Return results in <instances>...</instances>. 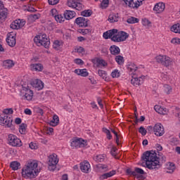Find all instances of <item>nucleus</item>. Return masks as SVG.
Segmentation results:
<instances>
[{
  "instance_id": "nucleus-1",
  "label": "nucleus",
  "mask_w": 180,
  "mask_h": 180,
  "mask_svg": "<svg viewBox=\"0 0 180 180\" xmlns=\"http://www.w3.org/2000/svg\"><path fill=\"white\" fill-rule=\"evenodd\" d=\"M141 160L145 161L146 165L148 169H159L161 168L160 165V158L157 157L155 150H148L143 153Z\"/></svg>"
},
{
  "instance_id": "nucleus-2",
  "label": "nucleus",
  "mask_w": 180,
  "mask_h": 180,
  "mask_svg": "<svg viewBox=\"0 0 180 180\" xmlns=\"http://www.w3.org/2000/svg\"><path fill=\"white\" fill-rule=\"evenodd\" d=\"M103 37H104L105 40L110 39L111 41L115 43H120V41L127 40L129 38V35L125 32H119L117 29H112L104 32Z\"/></svg>"
},
{
  "instance_id": "nucleus-3",
  "label": "nucleus",
  "mask_w": 180,
  "mask_h": 180,
  "mask_svg": "<svg viewBox=\"0 0 180 180\" xmlns=\"http://www.w3.org/2000/svg\"><path fill=\"white\" fill-rule=\"evenodd\" d=\"M39 164L35 160H30L22 169V177L25 179H33L36 178L37 175V172L36 168H37Z\"/></svg>"
},
{
  "instance_id": "nucleus-4",
  "label": "nucleus",
  "mask_w": 180,
  "mask_h": 180,
  "mask_svg": "<svg viewBox=\"0 0 180 180\" xmlns=\"http://www.w3.org/2000/svg\"><path fill=\"white\" fill-rule=\"evenodd\" d=\"M34 41L37 46H44L45 49H49L50 46V39L47 37L46 34L37 35L34 38Z\"/></svg>"
},
{
  "instance_id": "nucleus-5",
  "label": "nucleus",
  "mask_w": 180,
  "mask_h": 180,
  "mask_svg": "<svg viewBox=\"0 0 180 180\" xmlns=\"http://www.w3.org/2000/svg\"><path fill=\"white\" fill-rule=\"evenodd\" d=\"M155 60L159 64H162L166 68L172 65V59L167 56V55H159L155 57Z\"/></svg>"
},
{
  "instance_id": "nucleus-6",
  "label": "nucleus",
  "mask_w": 180,
  "mask_h": 180,
  "mask_svg": "<svg viewBox=\"0 0 180 180\" xmlns=\"http://www.w3.org/2000/svg\"><path fill=\"white\" fill-rule=\"evenodd\" d=\"M13 120L11 117V115H2L0 118L1 126H5L6 127H11V130H15V126L12 124Z\"/></svg>"
},
{
  "instance_id": "nucleus-7",
  "label": "nucleus",
  "mask_w": 180,
  "mask_h": 180,
  "mask_svg": "<svg viewBox=\"0 0 180 180\" xmlns=\"http://www.w3.org/2000/svg\"><path fill=\"white\" fill-rule=\"evenodd\" d=\"M8 141V144L13 147H22V141L15 135L9 134Z\"/></svg>"
},
{
  "instance_id": "nucleus-8",
  "label": "nucleus",
  "mask_w": 180,
  "mask_h": 180,
  "mask_svg": "<svg viewBox=\"0 0 180 180\" xmlns=\"http://www.w3.org/2000/svg\"><path fill=\"white\" fill-rule=\"evenodd\" d=\"M126 5H128L129 8L132 9H139L141 5H143V1L144 0H123Z\"/></svg>"
},
{
  "instance_id": "nucleus-9",
  "label": "nucleus",
  "mask_w": 180,
  "mask_h": 180,
  "mask_svg": "<svg viewBox=\"0 0 180 180\" xmlns=\"http://www.w3.org/2000/svg\"><path fill=\"white\" fill-rule=\"evenodd\" d=\"M57 164H58V160L57 159V157L54 156V155H51L48 162V169L49 171H54V169L56 168Z\"/></svg>"
},
{
  "instance_id": "nucleus-10",
  "label": "nucleus",
  "mask_w": 180,
  "mask_h": 180,
  "mask_svg": "<svg viewBox=\"0 0 180 180\" xmlns=\"http://www.w3.org/2000/svg\"><path fill=\"white\" fill-rule=\"evenodd\" d=\"M68 6L69 8H74L76 11H82L84 9V4L75 1V0H68L67 2Z\"/></svg>"
},
{
  "instance_id": "nucleus-11",
  "label": "nucleus",
  "mask_w": 180,
  "mask_h": 180,
  "mask_svg": "<svg viewBox=\"0 0 180 180\" xmlns=\"http://www.w3.org/2000/svg\"><path fill=\"white\" fill-rule=\"evenodd\" d=\"M71 147H75L79 148H82L83 147L86 146V141H84L82 139H73L70 144Z\"/></svg>"
},
{
  "instance_id": "nucleus-12",
  "label": "nucleus",
  "mask_w": 180,
  "mask_h": 180,
  "mask_svg": "<svg viewBox=\"0 0 180 180\" xmlns=\"http://www.w3.org/2000/svg\"><path fill=\"white\" fill-rule=\"evenodd\" d=\"M126 173L127 175H130V176H137V174L139 175H144L146 174L144 170L140 167H135L134 171H131V169H127Z\"/></svg>"
},
{
  "instance_id": "nucleus-13",
  "label": "nucleus",
  "mask_w": 180,
  "mask_h": 180,
  "mask_svg": "<svg viewBox=\"0 0 180 180\" xmlns=\"http://www.w3.org/2000/svg\"><path fill=\"white\" fill-rule=\"evenodd\" d=\"M153 131L155 136H158L159 137H161V136H164V134L165 133V131H164V126H162V124L160 123L155 124L153 127Z\"/></svg>"
},
{
  "instance_id": "nucleus-14",
  "label": "nucleus",
  "mask_w": 180,
  "mask_h": 180,
  "mask_svg": "<svg viewBox=\"0 0 180 180\" xmlns=\"http://www.w3.org/2000/svg\"><path fill=\"white\" fill-rule=\"evenodd\" d=\"M31 85L33 88H35L37 91H41L43 88H44V83L39 79H36L31 82Z\"/></svg>"
},
{
  "instance_id": "nucleus-15",
  "label": "nucleus",
  "mask_w": 180,
  "mask_h": 180,
  "mask_svg": "<svg viewBox=\"0 0 180 180\" xmlns=\"http://www.w3.org/2000/svg\"><path fill=\"white\" fill-rule=\"evenodd\" d=\"M89 20L84 17H78L75 20V23L79 27H87Z\"/></svg>"
},
{
  "instance_id": "nucleus-16",
  "label": "nucleus",
  "mask_w": 180,
  "mask_h": 180,
  "mask_svg": "<svg viewBox=\"0 0 180 180\" xmlns=\"http://www.w3.org/2000/svg\"><path fill=\"white\" fill-rule=\"evenodd\" d=\"M80 169L82 172H84V174H89V172L91 171V165L89 164V162L86 160L83 162H81Z\"/></svg>"
},
{
  "instance_id": "nucleus-17",
  "label": "nucleus",
  "mask_w": 180,
  "mask_h": 180,
  "mask_svg": "<svg viewBox=\"0 0 180 180\" xmlns=\"http://www.w3.org/2000/svg\"><path fill=\"white\" fill-rule=\"evenodd\" d=\"M22 89H23V91H25V98L27 101H32V99H33V91H32L29 88V86H22Z\"/></svg>"
},
{
  "instance_id": "nucleus-18",
  "label": "nucleus",
  "mask_w": 180,
  "mask_h": 180,
  "mask_svg": "<svg viewBox=\"0 0 180 180\" xmlns=\"http://www.w3.org/2000/svg\"><path fill=\"white\" fill-rule=\"evenodd\" d=\"M144 78H146L145 76H141L139 78L133 77V79H131V84L134 85V86H140V85L144 82Z\"/></svg>"
},
{
  "instance_id": "nucleus-19",
  "label": "nucleus",
  "mask_w": 180,
  "mask_h": 180,
  "mask_svg": "<svg viewBox=\"0 0 180 180\" xmlns=\"http://www.w3.org/2000/svg\"><path fill=\"white\" fill-rule=\"evenodd\" d=\"M63 16H65V20H71V19L77 16V13L74 11L66 10L63 13Z\"/></svg>"
},
{
  "instance_id": "nucleus-20",
  "label": "nucleus",
  "mask_w": 180,
  "mask_h": 180,
  "mask_svg": "<svg viewBox=\"0 0 180 180\" xmlns=\"http://www.w3.org/2000/svg\"><path fill=\"white\" fill-rule=\"evenodd\" d=\"M8 18V8L4 7L0 8V23H4Z\"/></svg>"
},
{
  "instance_id": "nucleus-21",
  "label": "nucleus",
  "mask_w": 180,
  "mask_h": 180,
  "mask_svg": "<svg viewBox=\"0 0 180 180\" xmlns=\"http://www.w3.org/2000/svg\"><path fill=\"white\" fill-rule=\"evenodd\" d=\"M6 43L10 46V47H15V46H16V37L10 34L6 38Z\"/></svg>"
},
{
  "instance_id": "nucleus-22",
  "label": "nucleus",
  "mask_w": 180,
  "mask_h": 180,
  "mask_svg": "<svg viewBox=\"0 0 180 180\" xmlns=\"http://www.w3.org/2000/svg\"><path fill=\"white\" fill-rule=\"evenodd\" d=\"M165 9V4L164 3H158L155 5L153 11L157 12V13H161L164 12Z\"/></svg>"
},
{
  "instance_id": "nucleus-23",
  "label": "nucleus",
  "mask_w": 180,
  "mask_h": 180,
  "mask_svg": "<svg viewBox=\"0 0 180 180\" xmlns=\"http://www.w3.org/2000/svg\"><path fill=\"white\" fill-rule=\"evenodd\" d=\"M110 51L112 56H119L120 54V48L116 45H112L110 47Z\"/></svg>"
},
{
  "instance_id": "nucleus-24",
  "label": "nucleus",
  "mask_w": 180,
  "mask_h": 180,
  "mask_svg": "<svg viewBox=\"0 0 180 180\" xmlns=\"http://www.w3.org/2000/svg\"><path fill=\"white\" fill-rule=\"evenodd\" d=\"M75 74L80 75V77H88L89 73L86 71V69H75Z\"/></svg>"
},
{
  "instance_id": "nucleus-25",
  "label": "nucleus",
  "mask_w": 180,
  "mask_h": 180,
  "mask_svg": "<svg viewBox=\"0 0 180 180\" xmlns=\"http://www.w3.org/2000/svg\"><path fill=\"white\" fill-rule=\"evenodd\" d=\"M113 175H116V170H112L109 172L105 173L100 176V179H108V178H112Z\"/></svg>"
},
{
  "instance_id": "nucleus-26",
  "label": "nucleus",
  "mask_w": 180,
  "mask_h": 180,
  "mask_svg": "<svg viewBox=\"0 0 180 180\" xmlns=\"http://www.w3.org/2000/svg\"><path fill=\"white\" fill-rule=\"evenodd\" d=\"M108 20L110 23L119 22V13H111L108 16Z\"/></svg>"
},
{
  "instance_id": "nucleus-27",
  "label": "nucleus",
  "mask_w": 180,
  "mask_h": 180,
  "mask_svg": "<svg viewBox=\"0 0 180 180\" xmlns=\"http://www.w3.org/2000/svg\"><path fill=\"white\" fill-rule=\"evenodd\" d=\"M58 123H60V118L58 117V115H54L53 116L52 120L50 121L49 124L53 127H56V126H57Z\"/></svg>"
},
{
  "instance_id": "nucleus-28",
  "label": "nucleus",
  "mask_w": 180,
  "mask_h": 180,
  "mask_svg": "<svg viewBox=\"0 0 180 180\" xmlns=\"http://www.w3.org/2000/svg\"><path fill=\"white\" fill-rule=\"evenodd\" d=\"M31 68L35 71H41L44 69V67L41 63H34L31 65Z\"/></svg>"
},
{
  "instance_id": "nucleus-29",
  "label": "nucleus",
  "mask_w": 180,
  "mask_h": 180,
  "mask_svg": "<svg viewBox=\"0 0 180 180\" xmlns=\"http://www.w3.org/2000/svg\"><path fill=\"white\" fill-rule=\"evenodd\" d=\"M13 65H15V63H13V60H7L4 62V68H6L7 70L12 68V67H13Z\"/></svg>"
},
{
  "instance_id": "nucleus-30",
  "label": "nucleus",
  "mask_w": 180,
  "mask_h": 180,
  "mask_svg": "<svg viewBox=\"0 0 180 180\" xmlns=\"http://www.w3.org/2000/svg\"><path fill=\"white\" fill-rule=\"evenodd\" d=\"M10 167L12 168L13 171H18L19 168H20V163L19 162H11L10 164Z\"/></svg>"
},
{
  "instance_id": "nucleus-31",
  "label": "nucleus",
  "mask_w": 180,
  "mask_h": 180,
  "mask_svg": "<svg viewBox=\"0 0 180 180\" xmlns=\"http://www.w3.org/2000/svg\"><path fill=\"white\" fill-rule=\"evenodd\" d=\"M54 19L58 23H63V22L65 21V17L63 16L61 14H57V15H55Z\"/></svg>"
},
{
  "instance_id": "nucleus-32",
  "label": "nucleus",
  "mask_w": 180,
  "mask_h": 180,
  "mask_svg": "<svg viewBox=\"0 0 180 180\" xmlns=\"http://www.w3.org/2000/svg\"><path fill=\"white\" fill-rule=\"evenodd\" d=\"M115 61L118 65H123V64H124V58L120 55H118L115 57Z\"/></svg>"
},
{
  "instance_id": "nucleus-33",
  "label": "nucleus",
  "mask_w": 180,
  "mask_h": 180,
  "mask_svg": "<svg viewBox=\"0 0 180 180\" xmlns=\"http://www.w3.org/2000/svg\"><path fill=\"white\" fill-rule=\"evenodd\" d=\"M175 164L172 163V162H169L167 165V169H169V171H167V174H172V172H174V171H175Z\"/></svg>"
},
{
  "instance_id": "nucleus-34",
  "label": "nucleus",
  "mask_w": 180,
  "mask_h": 180,
  "mask_svg": "<svg viewBox=\"0 0 180 180\" xmlns=\"http://www.w3.org/2000/svg\"><path fill=\"white\" fill-rule=\"evenodd\" d=\"M63 44H64V42H63V41L56 40L53 42V49H55V50H58L60 49V47H61V46H63Z\"/></svg>"
},
{
  "instance_id": "nucleus-35",
  "label": "nucleus",
  "mask_w": 180,
  "mask_h": 180,
  "mask_svg": "<svg viewBox=\"0 0 180 180\" xmlns=\"http://www.w3.org/2000/svg\"><path fill=\"white\" fill-rule=\"evenodd\" d=\"M11 29H13L14 30H18V29H20L19 27V21L18 20H14L11 22L10 25Z\"/></svg>"
},
{
  "instance_id": "nucleus-36",
  "label": "nucleus",
  "mask_w": 180,
  "mask_h": 180,
  "mask_svg": "<svg viewBox=\"0 0 180 180\" xmlns=\"http://www.w3.org/2000/svg\"><path fill=\"white\" fill-rule=\"evenodd\" d=\"M127 23H129L130 25H133L134 23H139L140 22V20L135 17H130L127 20Z\"/></svg>"
},
{
  "instance_id": "nucleus-37",
  "label": "nucleus",
  "mask_w": 180,
  "mask_h": 180,
  "mask_svg": "<svg viewBox=\"0 0 180 180\" xmlns=\"http://www.w3.org/2000/svg\"><path fill=\"white\" fill-rule=\"evenodd\" d=\"M98 75L99 77H101L103 79H105L106 81V78H108V73H106V71L98 70Z\"/></svg>"
},
{
  "instance_id": "nucleus-38",
  "label": "nucleus",
  "mask_w": 180,
  "mask_h": 180,
  "mask_svg": "<svg viewBox=\"0 0 180 180\" xmlns=\"http://www.w3.org/2000/svg\"><path fill=\"white\" fill-rule=\"evenodd\" d=\"M171 31L174 32V33H179L180 34V23L174 25L171 27Z\"/></svg>"
},
{
  "instance_id": "nucleus-39",
  "label": "nucleus",
  "mask_w": 180,
  "mask_h": 180,
  "mask_svg": "<svg viewBox=\"0 0 180 180\" xmlns=\"http://www.w3.org/2000/svg\"><path fill=\"white\" fill-rule=\"evenodd\" d=\"M81 15L84 16V18H89V16L92 15V11L91 10H84L81 12Z\"/></svg>"
},
{
  "instance_id": "nucleus-40",
  "label": "nucleus",
  "mask_w": 180,
  "mask_h": 180,
  "mask_svg": "<svg viewBox=\"0 0 180 180\" xmlns=\"http://www.w3.org/2000/svg\"><path fill=\"white\" fill-rule=\"evenodd\" d=\"M154 109L157 113H159V115H165V112H164V108L160 105H155Z\"/></svg>"
},
{
  "instance_id": "nucleus-41",
  "label": "nucleus",
  "mask_w": 180,
  "mask_h": 180,
  "mask_svg": "<svg viewBox=\"0 0 180 180\" xmlns=\"http://www.w3.org/2000/svg\"><path fill=\"white\" fill-rule=\"evenodd\" d=\"M127 69L130 72H136L137 71V66L134 63H131L128 65Z\"/></svg>"
},
{
  "instance_id": "nucleus-42",
  "label": "nucleus",
  "mask_w": 180,
  "mask_h": 180,
  "mask_svg": "<svg viewBox=\"0 0 180 180\" xmlns=\"http://www.w3.org/2000/svg\"><path fill=\"white\" fill-rule=\"evenodd\" d=\"M26 127H27V125L25 123L20 125L19 131L20 134H25V133H26Z\"/></svg>"
},
{
  "instance_id": "nucleus-43",
  "label": "nucleus",
  "mask_w": 180,
  "mask_h": 180,
  "mask_svg": "<svg viewBox=\"0 0 180 180\" xmlns=\"http://www.w3.org/2000/svg\"><path fill=\"white\" fill-rule=\"evenodd\" d=\"M109 6V0H103L101 3L100 8L101 9H106Z\"/></svg>"
},
{
  "instance_id": "nucleus-44",
  "label": "nucleus",
  "mask_w": 180,
  "mask_h": 180,
  "mask_svg": "<svg viewBox=\"0 0 180 180\" xmlns=\"http://www.w3.org/2000/svg\"><path fill=\"white\" fill-rule=\"evenodd\" d=\"M96 63L98 65H102V67H106L108 65V63L103 59L97 58Z\"/></svg>"
},
{
  "instance_id": "nucleus-45",
  "label": "nucleus",
  "mask_w": 180,
  "mask_h": 180,
  "mask_svg": "<svg viewBox=\"0 0 180 180\" xmlns=\"http://www.w3.org/2000/svg\"><path fill=\"white\" fill-rule=\"evenodd\" d=\"M103 131L107 136L108 140H112V134H110V131L106 128H103Z\"/></svg>"
},
{
  "instance_id": "nucleus-46",
  "label": "nucleus",
  "mask_w": 180,
  "mask_h": 180,
  "mask_svg": "<svg viewBox=\"0 0 180 180\" xmlns=\"http://www.w3.org/2000/svg\"><path fill=\"white\" fill-rule=\"evenodd\" d=\"M164 89H165V94H167V95H169V94L172 92V88L171 87V86L168 84H165L164 86Z\"/></svg>"
},
{
  "instance_id": "nucleus-47",
  "label": "nucleus",
  "mask_w": 180,
  "mask_h": 180,
  "mask_svg": "<svg viewBox=\"0 0 180 180\" xmlns=\"http://www.w3.org/2000/svg\"><path fill=\"white\" fill-rule=\"evenodd\" d=\"M13 113V110L12 108H6L3 110V115L4 116H8V115H12Z\"/></svg>"
},
{
  "instance_id": "nucleus-48",
  "label": "nucleus",
  "mask_w": 180,
  "mask_h": 180,
  "mask_svg": "<svg viewBox=\"0 0 180 180\" xmlns=\"http://www.w3.org/2000/svg\"><path fill=\"white\" fill-rule=\"evenodd\" d=\"M111 77L112 78H119V77H120V72H119V70H115L112 72Z\"/></svg>"
},
{
  "instance_id": "nucleus-49",
  "label": "nucleus",
  "mask_w": 180,
  "mask_h": 180,
  "mask_svg": "<svg viewBox=\"0 0 180 180\" xmlns=\"http://www.w3.org/2000/svg\"><path fill=\"white\" fill-rule=\"evenodd\" d=\"M142 25L143 26H150L151 25V22L148 20L147 18H143L142 19Z\"/></svg>"
},
{
  "instance_id": "nucleus-50",
  "label": "nucleus",
  "mask_w": 180,
  "mask_h": 180,
  "mask_svg": "<svg viewBox=\"0 0 180 180\" xmlns=\"http://www.w3.org/2000/svg\"><path fill=\"white\" fill-rule=\"evenodd\" d=\"M139 131L142 136H146V134H147V129L144 128V127H141L139 129Z\"/></svg>"
},
{
  "instance_id": "nucleus-51",
  "label": "nucleus",
  "mask_w": 180,
  "mask_h": 180,
  "mask_svg": "<svg viewBox=\"0 0 180 180\" xmlns=\"http://www.w3.org/2000/svg\"><path fill=\"white\" fill-rule=\"evenodd\" d=\"M30 18L32 19V20H37V19H40V14H34V15H30Z\"/></svg>"
},
{
  "instance_id": "nucleus-52",
  "label": "nucleus",
  "mask_w": 180,
  "mask_h": 180,
  "mask_svg": "<svg viewBox=\"0 0 180 180\" xmlns=\"http://www.w3.org/2000/svg\"><path fill=\"white\" fill-rule=\"evenodd\" d=\"M171 43H172V44H180V39L179 38H173L171 40Z\"/></svg>"
},
{
  "instance_id": "nucleus-53",
  "label": "nucleus",
  "mask_w": 180,
  "mask_h": 180,
  "mask_svg": "<svg viewBox=\"0 0 180 180\" xmlns=\"http://www.w3.org/2000/svg\"><path fill=\"white\" fill-rule=\"evenodd\" d=\"M80 33H82L84 35L88 34L91 33V30L89 29H82L80 30Z\"/></svg>"
},
{
  "instance_id": "nucleus-54",
  "label": "nucleus",
  "mask_w": 180,
  "mask_h": 180,
  "mask_svg": "<svg viewBox=\"0 0 180 180\" xmlns=\"http://www.w3.org/2000/svg\"><path fill=\"white\" fill-rule=\"evenodd\" d=\"M18 21V27H20V29H22V27H23V26H25V25H26V22L25 21H22L20 20V19L17 20Z\"/></svg>"
},
{
  "instance_id": "nucleus-55",
  "label": "nucleus",
  "mask_w": 180,
  "mask_h": 180,
  "mask_svg": "<svg viewBox=\"0 0 180 180\" xmlns=\"http://www.w3.org/2000/svg\"><path fill=\"white\" fill-rule=\"evenodd\" d=\"M75 64H78L79 65H82L84 64V60L80 58L75 59Z\"/></svg>"
},
{
  "instance_id": "nucleus-56",
  "label": "nucleus",
  "mask_w": 180,
  "mask_h": 180,
  "mask_svg": "<svg viewBox=\"0 0 180 180\" xmlns=\"http://www.w3.org/2000/svg\"><path fill=\"white\" fill-rule=\"evenodd\" d=\"M49 5H57L60 0H48Z\"/></svg>"
},
{
  "instance_id": "nucleus-57",
  "label": "nucleus",
  "mask_w": 180,
  "mask_h": 180,
  "mask_svg": "<svg viewBox=\"0 0 180 180\" xmlns=\"http://www.w3.org/2000/svg\"><path fill=\"white\" fill-rule=\"evenodd\" d=\"M96 161H97V162H102V161H103V156L102 155L96 156Z\"/></svg>"
},
{
  "instance_id": "nucleus-58",
  "label": "nucleus",
  "mask_w": 180,
  "mask_h": 180,
  "mask_svg": "<svg viewBox=\"0 0 180 180\" xmlns=\"http://www.w3.org/2000/svg\"><path fill=\"white\" fill-rule=\"evenodd\" d=\"M30 148H31V150H36L37 148V146L36 143L31 142L30 143Z\"/></svg>"
},
{
  "instance_id": "nucleus-59",
  "label": "nucleus",
  "mask_w": 180,
  "mask_h": 180,
  "mask_svg": "<svg viewBox=\"0 0 180 180\" xmlns=\"http://www.w3.org/2000/svg\"><path fill=\"white\" fill-rule=\"evenodd\" d=\"M75 50H76V52L79 53H84L85 51V49H84L82 46H79L78 49Z\"/></svg>"
},
{
  "instance_id": "nucleus-60",
  "label": "nucleus",
  "mask_w": 180,
  "mask_h": 180,
  "mask_svg": "<svg viewBox=\"0 0 180 180\" xmlns=\"http://www.w3.org/2000/svg\"><path fill=\"white\" fill-rule=\"evenodd\" d=\"M24 113L25 115H28L29 116H32V110L29 109V108H26L24 110Z\"/></svg>"
},
{
  "instance_id": "nucleus-61",
  "label": "nucleus",
  "mask_w": 180,
  "mask_h": 180,
  "mask_svg": "<svg viewBox=\"0 0 180 180\" xmlns=\"http://www.w3.org/2000/svg\"><path fill=\"white\" fill-rule=\"evenodd\" d=\"M51 15L53 17V18H56V16H57V10L56 8H53L51 11Z\"/></svg>"
},
{
  "instance_id": "nucleus-62",
  "label": "nucleus",
  "mask_w": 180,
  "mask_h": 180,
  "mask_svg": "<svg viewBox=\"0 0 180 180\" xmlns=\"http://www.w3.org/2000/svg\"><path fill=\"white\" fill-rule=\"evenodd\" d=\"M37 113H39L41 116H43V115H44V112L43 111V109L40 108H37Z\"/></svg>"
},
{
  "instance_id": "nucleus-63",
  "label": "nucleus",
  "mask_w": 180,
  "mask_h": 180,
  "mask_svg": "<svg viewBox=\"0 0 180 180\" xmlns=\"http://www.w3.org/2000/svg\"><path fill=\"white\" fill-rule=\"evenodd\" d=\"M15 124H20V123H22V119L19 117L15 118Z\"/></svg>"
},
{
  "instance_id": "nucleus-64",
  "label": "nucleus",
  "mask_w": 180,
  "mask_h": 180,
  "mask_svg": "<svg viewBox=\"0 0 180 180\" xmlns=\"http://www.w3.org/2000/svg\"><path fill=\"white\" fill-rule=\"evenodd\" d=\"M156 149L158 151H162V146L160 144H156Z\"/></svg>"
}]
</instances>
